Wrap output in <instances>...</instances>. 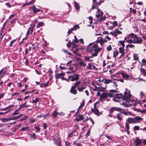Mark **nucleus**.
Listing matches in <instances>:
<instances>
[{"label": "nucleus", "mask_w": 146, "mask_h": 146, "mask_svg": "<svg viewBox=\"0 0 146 146\" xmlns=\"http://www.w3.org/2000/svg\"><path fill=\"white\" fill-rule=\"evenodd\" d=\"M93 43H90L86 48V50L91 53L92 54L90 56H85V59L88 61L91 62L92 60H90V58L96 56L98 55V53L102 50V48L98 47L97 44L93 45Z\"/></svg>", "instance_id": "nucleus-1"}, {"label": "nucleus", "mask_w": 146, "mask_h": 146, "mask_svg": "<svg viewBox=\"0 0 146 146\" xmlns=\"http://www.w3.org/2000/svg\"><path fill=\"white\" fill-rule=\"evenodd\" d=\"M77 88L79 92H82L85 89L84 85L83 84L80 80L76 81L72 86L70 90V92L74 95H76L78 93V92L76 88Z\"/></svg>", "instance_id": "nucleus-2"}, {"label": "nucleus", "mask_w": 146, "mask_h": 146, "mask_svg": "<svg viewBox=\"0 0 146 146\" xmlns=\"http://www.w3.org/2000/svg\"><path fill=\"white\" fill-rule=\"evenodd\" d=\"M143 118L139 116H136L134 118L129 117L126 120V121L129 124L140 123L142 120Z\"/></svg>", "instance_id": "nucleus-3"}, {"label": "nucleus", "mask_w": 146, "mask_h": 146, "mask_svg": "<svg viewBox=\"0 0 146 146\" xmlns=\"http://www.w3.org/2000/svg\"><path fill=\"white\" fill-rule=\"evenodd\" d=\"M113 95L112 93L108 92H104L102 94L100 97V101L101 102H103L105 100L106 98H107L108 97L111 98L113 97Z\"/></svg>", "instance_id": "nucleus-4"}, {"label": "nucleus", "mask_w": 146, "mask_h": 146, "mask_svg": "<svg viewBox=\"0 0 146 146\" xmlns=\"http://www.w3.org/2000/svg\"><path fill=\"white\" fill-rule=\"evenodd\" d=\"M129 36L132 37L133 39H134V43L141 44L142 43L143 40L141 37H138L133 33L130 34Z\"/></svg>", "instance_id": "nucleus-5"}, {"label": "nucleus", "mask_w": 146, "mask_h": 146, "mask_svg": "<svg viewBox=\"0 0 146 146\" xmlns=\"http://www.w3.org/2000/svg\"><path fill=\"white\" fill-rule=\"evenodd\" d=\"M68 78H69V80L72 82L77 81L79 79V76L78 74H74L73 75H70L69 76Z\"/></svg>", "instance_id": "nucleus-6"}, {"label": "nucleus", "mask_w": 146, "mask_h": 146, "mask_svg": "<svg viewBox=\"0 0 146 146\" xmlns=\"http://www.w3.org/2000/svg\"><path fill=\"white\" fill-rule=\"evenodd\" d=\"M123 96V99L127 101H130L131 100V95L129 92H124V95Z\"/></svg>", "instance_id": "nucleus-7"}, {"label": "nucleus", "mask_w": 146, "mask_h": 146, "mask_svg": "<svg viewBox=\"0 0 146 146\" xmlns=\"http://www.w3.org/2000/svg\"><path fill=\"white\" fill-rule=\"evenodd\" d=\"M122 33L121 31H119L117 29H116L114 31L110 32V34L115 36H116L118 35L121 34Z\"/></svg>", "instance_id": "nucleus-8"}, {"label": "nucleus", "mask_w": 146, "mask_h": 146, "mask_svg": "<svg viewBox=\"0 0 146 146\" xmlns=\"http://www.w3.org/2000/svg\"><path fill=\"white\" fill-rule=\"evenodd\" d=\"M142 140L139 139L138 137L136 138L135 140L134 141V146H139L141 144Z\"/></svg>", "instance_id": "nucleus-9"}, {"label": "nucleus", "mask_w": 146, "mask_h": 146, "mask_svg": "<svg viewBox=\"0 0 146 146\" xmlns=\"http://www.w3.org/2000/svg\"><path fill=\"white\" fill-rule=\"evenodd\" d=\"M64 115V113L62 112H58L56 111V110H55L52 113V116L53 118H55L58 115Z\"/></svg>", "instance_id": "nucleus-10"}, {"label": "nucleus", "mask_w": 146, "mask_h": 146, "mask_svg": "<svg viewBox=\"0 0 146 146\" xmlns=\"http://www.w3.org/2000/svg\"><path fill=\"white\" fill-rule=\"evenodd\" d=\"M123 96L122 94L120 93L119 94H117L115 95L114 98L113 99V100L116 101H118V100H115L116 98H117L118 99L122 98L123 99Z\"/></svg>", "instance_id": "nucleus-11"}, {"label": "nucleus", "mask_w": 146, "mask_h": 146, "mask_svg": "<svg viewBox=\"0 0 146 146\" xmlns=\"http://www.w3.org/2000/svg\"><path fill=\"white\" fill-rule=\"evenodd\" d=\"M92 110L93 112L97 115H100L101 114L100 112L97 109V107H94V109H92Z\"/></svg>", "instance_id": "nucleus-12"}, {"label": "nucleus", "mask_w": 146, "mask_h": 146, "mask_svg": "<svg viewBox=\"0 0 146 146\" xmlns=\"http://www.w3.org/2000/svg\"><path fill=\"white\" fill-rule=\"evenodd\" d=\"M128 40L126 41L127 42L129 43H134V39H132V37L129 36V35L127 36Z\"/></svg>", "instance_id": "nucleus-13"}, {"label": "nucleus", "mask_w": 146, "mask_h": 146, "mask_svg": "<svg viewBox=\"0 0 146 146\" xmlns=\"http://www.w3.org/2000/svg\"><path fill=\"white\" fill-rule=\"evenodd\" d=\"M30 9L33 10V11L34 13H36L37 12L40 11L39 9L36 8L35 5H33L32 7H31L30 8Z\"/></svg>", "instance_id": "nucleus-14"}, {"label": "nucleus", "mask_w": 146, "mask_h": 146, "mask_svg": "<svg viewBox=\"0 0 146 146\" xmlns=\"http://www.w3.org/2000/svg\"><path fill=\"white\" fill-rule=\"evenodd\" d=\"M124 47H120L119 48V53H121V55L123 57L124 56L125 52H124Z\"/></svg>", "instance_id": "nucleus-15"}, {"label": "nucleus", "mask_w": 146, "mask_h": 146, "mask_svg": "<svg viewBox=\"0 0 146 146\" xmlns=\"http://www.w3.org/2000/svg\"><path fill=\"white\" fill-rule=\"evenodd\" d=\"M121 74L124 78L128 79L129 77V75L123 72H121Z\"/></svg>", "instance_id": "nucleus-16"}, {"label": "nucleus", "mask_w": 146, "mask_h": 146, "mask_svg": "<svg viewBox=\"0 0 146 146\" xmlns=\"http://www.w3.org/2000/svg\"><path fill=\"white\" fill-rule=\"evenodd\" d=\"M117 118V119L119 121H121L122 120L123 117L122 116V114L120 113H118L115 117H114V118Z\"/></svg>", "instance_id": "nucleus-17"}, {"label": "nucleus", "mask_w": 146, "mask_h": 146, "mask_svg": "<svg viewBox=\"0 0 146 146\" xmlns=\"http://www.w3.org/2000/svg\"><path fill=\"white\" fill-rule=\"evenodd\" d=\"M23 114H22L20 115H18V116H15L14 117H10L9 118V120H16L17 119H18L20 117H21V116L23 115Z\"/></svg>", "instance_id": "nucleus-18"}, {"label": "nucleus", "mask_w": 146, "mask_h": 146, "mask_svg": "<svg viewBox=\"0 0 146 146\" xmlns=\"http://www.w3.org/2000/svg\"><path fill=\"white\" fill-rule=\"evenodd\" d=\"M103 82L106 84H108L110 82H112V80L110 79H107L104 78L103 79Z\"/></svg>", "instance_id": "nucleus-19"}, {"label": "nucleus", "mask_w": 146, "mask_h": 146, "mask_svg": "<svg viewBox=\"0 0 146 146\" xmlns=\"http://www.w3.org/2000/svg\"><path fill=\"white\" fill-rule=\"evenodd\" d=\"M106 88L104 87H97V89L98 91L100 92H103L105 91L106 90Z\"/></svg>", "instance_id": "nucleus-20"}, {"label": "nucleus", "mask_w": 146, "mask_h": 146, "mask_svg": "<svg viewBox=\"0 0 146 146\" xmlns=\"http://www.w3.org/2000/svg\"><path fill=\"white\" fill-rule=\"evenodd\" d=\"M78 118L76 119V120L78 121H81L83 120L84 118V117L82 115L80 114L78 115Z\"/></svg>", "instance_id": "nucleus-21"}, {"label": "nucleus", "mask_w": 146, "mask_h": 146, "mask_svg": "<svg viewBox=\"0 0 146 146\" xmlns=\"http://www.w3.org/2000/svg\"><path fill=\"white\" fill-rule=\"evenodd\" d=\"M74 6L75 7L76 9L78 10H79L80 9V7L79 5L75 1H74Z\"/></svg>", "instance_id": "nucleus-22"}, {"label": "nucleus", "mask_w": 146, "mask_h": 146, "mask_svg": "<svg viewBox=\"0 0 146 146\" xmlns=\"http://www.w3.org/2000/svg\"><path fill=\"white\" fill-rule=\"evenodd\" d=\"M100 39L98 40H96V43H100L101 45H102L103 44V42H104V39L102 37H100Z\"/></svg>", "instance_id": "nucleus-23"}, {"label": "nucleus", "mask_w": 146, "mask_h": 146, "mask_svg": "<svg viewBox=\"0 0 146 146\" xmlns=\"http://www.w3.org/2000/svg\"><path fill=\"white\" fill-rule=\"evenodd\" d=\"M135 46L133 44H128V45H127L126 46V51H128V49L129 48V47L130 48H132L133 47H134Z\"/></svg>", "instance_id": "nucleus-24"}, {"label": "nucleus", "mask_w": 146, "mask_h": 146, "mask_svg": "<svg viewBox=\"0 0 146 146\" xmlns=\"http://www.w3.org/2000/svg\"><path fill=\"white\" fill-rule=\"evenodd\" d=\"M119 54L118 51L117 50H115L113 52V56L114 58H115Z\"/></svg>", "instance_id": "nucleus-25"}, {"label": "nucleus", "mask_w": 146, "mask_h": 146, "mask_svg": "<svg viewBox=\"0 0 146 146\" xmlns=\"http://www.w3.org/2000/svg\"><path fill=\"white\" fill-rule=\"evenodd\" d=\"M44 23L43 22H40L38 23L36 26V27L37 28H38L43 25Z\"/></svg>", "instance_id": "nucleus-26"}, {"label": "nucleus", "mask_w": 146, "mask_h": 146, "mask_svg": "<svg viewBox=\"0 0 146 146\" xmlns=\"http://www.w3.org/2000/svg\"><path fill=\"white\" fill-rule=\"evenodd\" d=\"M19 110L18 109L15 110L14 111V112L12 113V115L14 116L19 114L20 113L19 112Z\"/></svg>", "instance_id": "nucleus-27"}, {"label": "nucleus", "mask_w": 146, "mask_h": 146, "mask_svg": "<svg viewBox=\"0 0 146 146\" xmlns=\"http://www.w3.org/2000/svg\"><path fill=\"white\" fill-rule=\"evenodd\" d=\"M106 17L105 16L100 17L99 19H98L97 20L99 21H101L105 20L106 19Z\"/></svg>", "instance_id": "nucleus-28"}, {"label": "nucleus", "mask_w": 146, "mask_h": 146, "mask_svg": "<svg viewBox=\"0 0 146 146\" xmlns=\"http://www.w3.org/2000/svg\"><path fill=\"white\" fill-rule=\"evenodd\" d=\"M79 28L80 27L79 25H75L73 28H72V29L73 30V31H74L76 30L77 29H79Z\"/></svg>", "instance_id": "nucleus-29"}, {"label": "nucleus", "mask_w": 146, "mask_h": 146, "mask_svg": "<svg viewBox=\"0 0 146 146\" xmlns=\"http://www.w3.org/2000/svg\"><path fill=\"white\" fill-rule=\"evenodd\" d=\"M39 101V99L38 98H36L35 99V100H33L31 101V102L32 103H35L36 104Z\"/></svg>", "instance_id": "nucleus-30"}, {"label": "nucleus", "mask_w": 146, "mask_h": 146, "mask_svg": "<svg viewBox=\"0 0 146 146\" xmlns=\"http://www.w3.org/2000/svg\"><path fill=\"white\" fill-rule=\"evenodd\" d=\"M133 57L134 59L135 60H138L139 59V58L137 56V54H133Z\"/></svg>", "instance_id": "nucleus-31"}, {"label": "nucleus", "mask_w": 146, "mask_h": 146, "mask_svg": "<svg viewBox=\"0 0 146 146\" xmlns=\"http://www.w3.org/2000/svg\"><path fill=\"white\" fill-rule=\"evenodd\" d=\"M111 38L108 36H107L104 39V41L105 42H106L108 40H110Z\"/></svg>", "instance_id": "nucleus-32"}, {"label": "nucleus", "mask_w": 146, "mask_h": 146, "mask_svg": "<svg viewBox=\"0 0 146 146\" xmlns=\"http://www.w3.org/2000/svg\"><path fill=\"white\" fill-rule=\"evenodd\" d=\"M3 70L4 68H3L0 71V81L1 80V78H2L4 76L3 74H2V72L3 71Z\"/></svg>", "instance_id": "nucleus-33"}, {"label": "nucleus", "mask_w": 146, "mask_h": 146, "mask_svg": "<svg viewBox=\"0 0 146 146\" xmlns=\"http://www.w3.org/2000/svg\"><path fill=\"white\" fill-rule=\"evenodd\" d=\"M119 43L121 44V45L122 46L121 47H124L125 45L124 44V41L123 40H120L119 41Z\"/></svg>", "instance_id": "nucleus-34"}, {"label": "nucleus", "mask_w": 146, "mask_h": 146, "mask_svg": "<svg viewBox=\"0 0 146 146\" xmlns=\"http://www.w3.org/2000/svg\"><path fill=\"white\" fill-rule=\"evenodd\" d=\"M79 64L80 65V66H83L84 67H85L86 66V64L84 62L82 61L80 62Z\"/></svg>", "instance_id": "nucleus-35"}, {"label": "nucleus", "mask_w": 146, "mask_h": 146, "mask_svg": "<svg viewBox=\"0 0 146 146\" xmlns=\"http://www.w3.org/2000/svg\"><path fill=\"white\" fill-rule=\"evenodd\" d=\"M141 71L142 72L144 76H145L146 75V72L145 69H143V68H141Z\"/></svg>", "instance_id": "nucleus-36"}, {"label": "nucleus", "mask_w": 146, "mask_h": 146, "mask_svg": "<svg viewBox=\"0 0 146 146\" xmlns=\"http://www.w3.org/2000/svg\"><path fill=\"white\" fill-rule=\"evenodd\" d=\"M92 65L91 63H89L88 64V66L86 68L88 69L92 70Z\"/></svg>", "instance_id": "nucleus-37"}, {"label": "nucleus", "mask_w": 146, "mask_h": 146, "mask_svg": "<svg viewBox=\"0 0 146 146\" xmlns=\"http://www.w3.org/2000/svg\"><path fill=\"white\" fill-rule=\"evenodd\" d=\"M73 145H74L75 146H82V144L80 143H76L75 142H74Z\"/></svg>", "instance_id": "nucleus-38"}, {"label": "nucleus", "mask_w": 146, "mask_h": 146, "mask_svg": "<svg viewBox=\"0 0 146 146\" xmlns=\"http://www.w3.org/2000/svg\"><path fill=\"white\" fill-rule=\"evenodd\" d=\"M53 71H52L50 70H49L48 72V75L49 76V77H51V76H52V74L53 73Z\"/></svg>", "instance_id": "nucleus-39"}, {"label": "nucleus", "mask_w": 146, "mask_h": 146, "mask_svg": "<svg viewBox=\"0 0 146 146\" xmlns=\"http://www.w3.org/2000/svg\"><path fill=\"white\" fill-rule=\"evenodd\" d=\"M104 2V1L103 0H101L98 2H97L96 3V5L97 6H99L102 3Z\"/></svg>", "instance_id": "nucleus-40"}, {"label": "nucleus", "mask_w": 146, "mask_h": 146, "mask_svg": "<svg viewBox=\"0 0 146 146\" xmlns=\"http://www.w3.org/2000/svg\"><path fill=\"white\" fill-rule=\"evenodd\" d=\"M29 128V126L24 127L21 128V130L22 131H25L27 129H28Z\"/></svg>", "instance_id": "nucleus-41"}, {"label": "nucleus", "mask_w": 146, "mask_h": 146, "mask_svg": "<svg viewBox=\"0 0 146 146\" xmlns=\"http://www.w3.org/2000/svg\"><path fill=\"white\" fill-rule=\"evenodd\" d=\"M62 50L64 52L67 53L68 55H71L72 53L71 52H68L67 50L64 49H63Z\"/></svg>", "instance_id": "nucleus-42"}, {"label": "nucleus", "mask_w": 146, "mask_h": 146, "mask_svg": "<svg viewBox=\"0 0 146 146\" xmlns=\"http://www.w3.org/2000/svg\"><path fill=\"white\" fill-rule=\"evenodd\" d=\"M34 128L38 131L40 132V127L37 126H36L35 124Z\"/></svg>", "instance_id": "nucleus-43"}, {"label": "nucleus", "mask_w": 146, "mask_h": 146, "mask_svg": "<svg viewBox=\"0 0 146 146\" xmlns=\"http://www.w3.org/2000/svg\"><path fill=\"white\" fill-rule=\"evenodd\" d=\"M98 10L97 12L96 13H100L101 15H103V12L102 11H101V10L99 9V8L98 7Z\"/></svg>", "instance_id": "nucleus-44"}, {"label": "nucleus", "mask_w": 146, "mask_h": 146, "mask_svg": "<svg viewBox=\"0 0 146 146\" xmlns=\"http://www.w3.org/2000/svg\"><path fill=\"white\" fill-rule=\"evenodd\" d=\"M142 65H145L146 64V60L143 59L142 60Z\"/></svg>", "instance_id": "nucleus-45"}, {"label": "nucleus", "mask_w": 146, "mask_h": 146, "mask_svg": "<svg viewBox=\"0 0 146 146\" xmlns=\"http://www.w3.org/2000/svg\"><path fill=\"white\" fill-rule=\"evenodd\" d=\"M55 78L56 79H58L60 78L61 77L59 73L57 74H56L55 75Z\"/></svg>", "instance_id": "nucleus-46"}, {"label": "nucleus", "mask_w": 146, "mask_h": 146, "mask_svg": "<svg viewBox=\"0 0 146 146\" xmlns=\"http://www.w3.org/2000/svg\"><path fill=\"white\" fill-rule=\"evenodd\" d=\"M48 84V83H47L45 84H41L40 86V87H46L47 86Z\"/></svg>", "instance_id": "nucleus-47"}, {"label": "nucleus", "mask_w": 146, "mask_h": 146, "mask_svg": "<svg viewBox=\"0 0 146 146\" xmlns=\"http://www.w3.org/2000/svg\"><path fill=\"white\" fill-rule=\"evenodd\" d=\"M74 42L76 43L78 42H79V40H78V39L77 38L76 36H74Z\"/></svg>", "instance_id": "nucleus-48"}, {"label": "nucleus", "mask_w": 146, "mask_h": 146, "mask_svg": "<svg viewBox=\"0 0 146 146\" xmlns=\"http://www.w3.org/2000/svg\"><path fill=\"white\" fill-rule=\"evenodd\" d=\"M112 49V47L111 45H109L107 46V50L109 51H110Z\"/></svg>", "instance_id": "nucleus-49"}, {"label": "nucleus", "mask_w": 146, "mask_h": 146, "mask_svg": "<svg viewBox=\"0 0 146 146\" xmlns=\"http://www.w3.org/2000/svg\"><path fill=\"white\" fill-rule=\"evenodd\" d=\"M118 24L116 21H114L112 23V25L114 27V28L115 26L117 25Z\"/></svg>", "instance_id": "nucleus-50"}, {"label": "nucleus", "mask_w": 146, "mask_h": 146, "mask_svg": "<svg viewBox=\"0 0 146 146\" xmlns=\"http://www.w3.org/2000/svg\"><path fill=\"white\" fill-rule=\"evenodd\" d=\"M30 122L32 123L35 121V119L33 118H31L29 119Z\"/></svg>", "instance_id": "nucleus-51"}, {"label": "nucleus", "mask_w": 146, "mask_h": 146, "mask_svg": "<svg viewBox=\"0 0 146 146\" xmlns=\"http://www.w3.org/2000/svg\"><path fill=\"white\" fill-rule=\"evenodd\" d=\"M134 130H138L139 129V127L138 126H135L133 127Z\"/></svg>", "instance_id": "nucleus-52"}, {"label": "nucleus", "mask_w": 146, "mask_h": 146, "mask_svg": "<svg viewBox=\"0 0 146 146\" xmlns=\"http://www.w3.org/2000/svg\"><path fill=\"white\" fill-rule=\"evenodd\" d=\"M16 39H14L12 40L10 42V44L9 45V46H12L13 44V43L16 41Z\"/></svg>", "instance_id": "nucleus-53"}, {"label": "nucleus", "mask_w": 146, "mask_h": 146, "mask_svg": "<svg viewBox=\"0 0 146 146\" xmlns=\"http://www.w3.org/2000/svg\"><path fill=\"white\" fill-rule=\"evenodd\" d=\"M61 79L62 80H66L67 82H69V81H70L69 78H68V79H66V78H65L64 77H61Z\"/></svg>", "instance_id": "nucleus-54"}, {"label": "nucleus", "mask_w": 146, "mask_h": 146, "mask_svg": "<svg viewBox=\"0 0 146 146\" xmlns=\"http://www.w3.org/2000/svg\"><path fill=\"white\" fill-rule=\"evenodd\" d=\"M25 105L23 104L20 105L19 108H18L19 110L22 109V108H25Z\"/></svg>", "instance_id": "nucleus-55"}, {"label": "nucleus", "mask_w": 146, "mask_h": 146, "mask_svg": "<svg viewBox=\"0 0 146 146\" xmlns=\"http://www.w3.org/2000/svg\"><path fill=\"white\" fill-rule=\"evenodd\" d=\"M65 144L66 146H71L70 143L68 141H66L65 142Z\"/></svg>", "instance_id": "nucleus-56"}, {"label": "nucleus", "mask_w": 146, "mask_h": 146, "mask_svg": "<svg viewBox=\"0 0 146 146\" xmlns=\"http://www.w3.org/2000/svg\"><path fill=\"white\" fill-rule=\"evenodd\" d=\"M35 0H32L30 2L27 3V5L32 4L34 3L35 2Z\"/></svg>", "instance_id": "nucleus-57"}, {"label": "nucleus", "mask_w": 146, "mask_h": 146, "mask_svg": "<svg viewBox=\"0 0 146 146\" xmlns=\"http://www.w3.org/2000/svg\"><path fill=\"white\" fill-rule=\"evenodd\" d=\"M11 111V110H9L7 111H6L5 112H0V115L4 114L6 113H8V112H9Z\"/></svg>", "instance_id": "nucleus-58"}, {"label": "nucleus", "mask_w": 146, "mask_h": 146, "mask_svg": "<svg viewBox=\"0 0 146 146\" xmlns=\"http://www.w3.org/2000/svg\"><path fill=\"white\" fill-rule=\"evenodd\" d=\"M84 102L81 104L80 106L78 108V109H80L82 108L84 106Z\"/></svg>", "instance_id": "nucleus-59"}, {"label": "nucleus", "mask_w": 146, "mask_h": 146, "mask_svg": "<svg viewBox=\"0 0 146 146\" xmlns=\"http://www.w3.org/2000/svg\"><path fill=\"white\" fill-rule=\"evenodd\" d=\"M114 28V27L113 26H110V25L109 26H108V28H107L108 30L112 29Z\"/></svg>", "instance_id": "nucleus-60"}, {"label": "nucleus", "mask_w": 146, "mask_h": 146, "mask_svg": "<svg viewBox=\"0 0 146 146\" xmlns=\"http://www.w3.org/2000/svg\"><path fill=\"white\" fill-rule=\"evenodd\" d=\"M137 111H138L140 112H141L142 113H146V109L143 110H142V111H141V110L140 111L138 109L137 110Z\"/></svg>", "instance_id": "nucleus-61"}, {"label": "nucleus", "mask_w": 146, "mask_h": 146, "mask_svg": "<svg viewBox=\"0 0 146 146\" xmlns=\"http://www.w3.org/2000/svg\"><path fill=\"white\" fill-rule=\"evenodd\" d=\"M90 132V130H88V131L87 133L85 135L86 136V137H88L89 135Z\"/></svg>", "instance_id": "nucleus-62"}, {"label": "nucleus", "mask_w": 146, "mask_h": 146, "mask_svg": "<svg viewBox=\"0 0 146 146\" xmlns=\"http://www.w3.org/2000/svg\"><path fill=\"white\" fill-rule=\"evenodd\" d=\"M43 127L44 129H46L47 127V124L46 123H44L43 124Z\"/></svg>", "instance_id": "nucleus-63"}, {"label": "nucleus", "mask_w": 146, "mask_h": 146, "mask_svg": "<svg viewBox=\"0 0 146 146\" xmlns=\"http://www.w3.org/2000/svg\"><path fill=\"white\" fill-rule=\"evenodd\" d=\"M125 127L127 130H129V125L127 123H126L125 124Z\"/></svg>", "instance_id": "nucleus-64"}]
</instances>
